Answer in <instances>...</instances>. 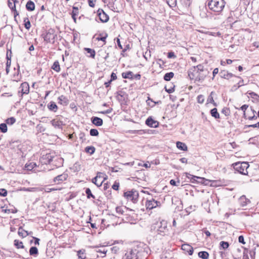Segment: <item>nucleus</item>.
Returning a JSON list of instances; mask_svg holds the SVG:
<instances>
[{"instance_id":"nucleus-54","label":"nucleus","mask_w":259,"mask_h":259,"mask_svg":"<svg viewBox=\"0 0 259 259\" xmlns=\"http://www.w3.org/2000/svg\"><path fill=\"white\" fill-rule=\"evenodd\" d=\"M7 195V191L5 189H0V196H6Z\"/></svg>"},{"instance_id":"nucleus-59","label":"nucleus","mask_w":259,"mask_h":259,"mask_svg":"<svg viewBox=\"0 0 259 259\" xmlns=\"http://www.w3.org/2000/svg\"><path fill=\"white\" fill-rule=\"evenodd\" d=\"M111 249L112 252L114 253H117L118 252V251L119 250V248L117 246H113V247H112L111 248Z\"/></svg>"},{"instance_id":"nucleus-41","label":"nucleus","mask_w":259,"mask_h":259,"mask_svg":"<svg viewBox=\"0 0 259 259\" xmlns=\"http://www.w3.org/2000/svg\"><path fill=\"white\" fill-rule=\"evenodd\" d=\"M0 131L3 133H5L7 132V125L6 123H3L0 124Z\"/></svg>"},{"instance_id":"nucleus-47","label":"nucleus","mask_w":259,"mask_h":259,"mask_svg":"<svg viewBox=\"0 0 259 259\" xmlns=\"http://www.w3.org/2000/svg\"><path fill=\"white\" fill-rule=\"evenodd\" d=\"M209 35H211L213 36H221V33L220 32H214V31H208L206 33Z\"/></svg>"},{"instance_id":"nucleus-48","label":"nucleus","mask_w":259,"mask_h":259,"mask_svg":"<svg viewBox=\"0 0 259 259\" xmlns=\"http://www.w3.org/2000/svg\"><path fill=\"white\" fill-rule=\"evenodd\" d=\"M72 9L73 10H72V11L71 13V15L77 16L79 13V10H78V7H75V6H73Z\"/></svg>"},{"instance_id":"nucleus-24","label":"nucleus","mask_w":259,"mask_h":259,"mask_svg":"<svg viewBox=\"0 0 259 259\" xmlns=\"http://www.w3.org/2000/svg\"><path fill=\"white\" fill-rule=\"evenodd\" d=\"M177 147L183 151H187L188 149L187 145L183 142H177L176 143Z\"/></svg>"},{"instance_id":"nucleus-34","label":"nucleus","mask_w":259,"mask_h":259,"mask_svg":"<svg viewBox=\"0 0 259 259\" xmlns=\"http://www.w3.org/2000/svg\"><path fill=\"white\" fill-rule=\"evenodd\" d=\"M174 76V73L172 72H168L165 74L163 78L166 81H169Z\"/></svg>"},{"instance_id":"nucleus-42","label":"nucleus","mask_w":259,"mask_h":259,"mask_svg":"<svg viewBox=\"0 0 259 259\" xmlns=\"http://www.w3.org/2000/svg\"><path fill=\"white\" fill-rule=\"evenodd\" d=\"M24 26L26 29L29 30L31 27V24L30 21L29 20L28 18H25L24 20Z\"/></svg>"},{"instance_id":"nucleus-29","label":"nucleus","mask_w":259,"mask_h":259,"mask_svg":"<svg viewBox=\"0 0 259 259\" xmlns=\"http://www.w3.org/2000/svg\"><path fill=\"white\" fill-rule=\"evenodd\" d=\"M52 69L57 72H59L60 71V67L58 61H56L54 62L52 66Z\"/></svg>"},{"instance_id":"nucleus-25","label":"nucleus","mask_w":259,"mask_h":259,"mask_svg":"<svg viewBox=\"0 0 259 259\" xmlns=\"http://www.w3.org/2000/svg\"><path fill=\"white\" fill-rule=\"evenodd\" d=\"M26 8L28 11H33L35 9L34 3L31 1H28L26 5Z\"/></svg>"},{"instance_id":"nucleus-62","label":"nucleus","mask_w":259,"mask_h":259,"mask_svg":"<svg viewBox=\"0 0 259 259\" xmlns=\"http://www.w3.org/2000/svg\"><path fill=\"white\" fill-rule=\"evenodd\" d=\"M213 94V92H211V93H210V95L209 96L208 98V99H207V101L210 102V103H211V102H214V100L213 99V97L212 96V95Z\"/></svg>"},{"instance_id":"nucleus-19","label":"nucleus","mask_w":259,"mask_h":259,"mask_svg":"<svg viewBox=\"0 0 259 259\" xmlns=\"http://www.w3.org/2000/svg\"><path fill=\"white\" fill-rule=\"evenodd\" d=\"M58 103L63 106H67L69 102V100L67 97L64 95L59 96L58 98Z\"/></svg>"},{"instance_id":"nucleus-43","label":"nucleus","mask_w":259,"mask_h":259,"mask_svg":"<svg viewBox=\"0 0 259 259\" xmlns=\"http://www.w3.org/2000/svg\"><path fill=\"white\" fill-rule=\"evenodd\" d=\"M116 211L117 213L121 214L123 216V214L125 212L126 210L124 209V208H123L121 207L118 206L116 207Z\"/></svg>"},{"instance_id":"nucleus-4","label":"nucleus","mask_w":259,"mask_h":259,"mask_svg":"<svg viewBox=\"0 0 259 259\" xmlns=\"http://www.w3.org/2000/svg\"><path fill=\"white\" fill-rule=\"evenodd\" d=\"M234 169L239 173L246 175L248 174L247 168L249 167V164L247 162H236L233 164Z\"/></svg>"},{"instance_id":"nucleus-64","label":"nucleus","mask_w":259,"mask_h":259,"mask_svg":"<svg viewBox=\"0 0 259 259\" xmlns=\"http://www.w3.org/2000/svg\"><path fill=\"white\" fill-rule=\"evenodd\" d=\"M116 78H117L116 74L115 73L112 72L111 74L110 80H111V81H112L113 80L116 79Z\"/></svg>"},{"instance_id":"nucleus-9","label":"nucleus","mask_w":259,"mask_h":259,"mask_svg":"<svg viewBox=\"0 0 259 259\" xmlns=\"http://www.w3.org/2000/svg\"><path fill=\"white\" fill-rule=\"evenodd\" d=\"M106 175L102 172H98L96 177L92 179V183L97 187H100L104 181L107 179Z\"/></svg>"},{"instance_id":"nucleus-14","label":"nucleus","mask_w":259,"mask_h":259,"mask_svg":"<svg viewBox=\"0 0 259 259\" xmlns=\"http://www.w3.org/2000/svg\"><path fill=\"white\" fill-rule=\"evenodd\" d=\"M238 201L240 206L242 207L246 206L248 204L251 203V201L247 198L245 195H244L240 197Z\"/></svg>"},{"instance_id":"nucleus-45","label":"nucleus","mask_w":259,"mask_h":259,"mask_svg":"<svg viewBox=\"0 0 259 259\" xmlns=\"http://www.w3.org/2000/svg\"><path fill=\"white\" fill-rule=\"evenodd\" d=\"M220 247L223 249H227L229 246V244L228 242L222 241L220 243Z\"/></svg>"},{"instance_id":"nucleus-58","label":"nucleus","mask_w":259,"mask_h":259,"mask_svg":"<svg viewBox=\"0 0 259 259\" xmlns=\"http://www.w3.org/2000/svg\"><path fill=\"white\" fill-rule=\"evenodd\" d=\"M248 107V106L247 105H246V104H244L243 105H242L241 107V109L244 112V117H245L246 116H245V110L247 109V108Z\"/></svg>"},{"instance_id":"nucleus-39","label":"nucleus","mask_w":259,"mask_h":259,"mask_svg":"<svg viewBox=\"0 0 259 259\" xmlns=\"http://www.w3.org/2000/svg\"><path fill=\"white\" fill-rule=\"evenodd\" d=\"M247 94H248L251 98L255 99V100H259V96L255 93L248 91Z\"/></svg>"},{"instance_id":"nucleus-27","label":"nucleus","mask_w":259,"mask_h":259,"mask_svg":"<svg viewBox=\"0 0 259 259\" xmlns=\"http://www.w3.org/2000/svg\"><path fill=\"white\" fill-rule=\"evenodd\" d=\"M211 115L215 119L220 118V114L218 112V110L216 108L212 109L210 111Z\"/></svg>"},{"instance_id":"nucleus-8","label":"nucleus","mask_w":259,"mask_h":259,"mask_svg":"<svg viewBox=\"0 0 259 259\" xmlns=\"http://www.w3.org/2000/svg\"><path fill=\"white\" fill-rule=\"evenodd\" d=\"M139 251L136 248L130 249L126 251L122 259H140Z\"/></svg>"},{"instance_id":"nucleus-7","label":"nucleus","mask_w":259,"mask_h":259,"mask_svg":"<svg viewBox=\"0 0 259 259\" xmlns=\"http://www.w3.org/2000/svg\"><path fill=\"white\" fill-rule=\"evenodd\" d=\"M124 209L126 210V211L122 217V221L125 223H130L131 224L134 223L135 219L134 217L132 215V214H134L133 210L129 209L126 207H124Z\"/></svg>"},{"instance_id":"nucleus-10","label":"nucleus","mask_w":259,"mask_h":259,"mask_svg":"<svg viewBox=\"0 0 259 259\" xmlns=\"http://www.w3.org/2000/svg\"><path fill=\"white\" fill-rule=\"evenodd\" d=\"M160 204H161L159 201H156L153 198L149 200H146L145 203V206L147 209H152L157 206H159Z\"/></svg>"},{"instance_id":"nucleus-60","label":"nucleus","mask_w":259,"mask_h":259,"mask_svg":"<svg viewBox=\"0 0 259 259\" xmlns=\"http://www.w3.org/2000/svg\"><path fill=\"white\" fill-rule=\"evenodd\" d=\"M219 73V69L218 68H215L214 69V70H213V72H212V79L213 80L214 79V78L215 77V76L216 75V74H217L218 73Z\"/></svg>"},{"instance_id":"nucleus-3","label":"nucleus","mask_w":259,"mask_h":259,"mask_svg":"<svg viewBox=\"0 0 259 259\" xmlns=\"http://www.w3.org/2000/svg\"><path fill=\"white\" fill-rule=\"evenodd\" d=\"M152 229L156 230L158 234L163 236L167 231V223L163 220L157 222L152 226Z\"/></svg>"},{"instance_id":"nucleus-32","label":"nucleus","mask_w":259,"mask_h":259,"mask_svg":"<svg viewBox=\"0 0 259 259\" xmlns=\"http://www.w3.org/2000/svg\"><path fill=\"white\" fill-rule=\"evenodd\" d=\"M198 256L199 257L203 259H207L209 257V253L207 251H200L198 253Z\"/></svg>"},{"instance_id":"nucleus-28","label":"nucleus","mask_w":259,"mask_h":259,"mask_svg":"<svg viewBox=\"0 0 259 259\" xmlns=\"http://www.w3.org/2000/svg\"><path fill=\"white\" fill-rule=\"evenodd\" d=\"M84 50L90 54L89 56V57L92 58H94L96 55L95 51L94 49L85 48L84 49Z\"/></svg>"},{"instance_id":"nucleus-5","label":"nucleus","mask_w":259,"mask_h":259,"mask_svg":"<svg viewBox=\"0 0 259 259\" xmlns=\"http://www.w3.org/2000/svg\"><path fill=\"white\" fill-rule=\"evenodd\" d=\"M123 196L128 201L136 203L138 200L139 192L136 190H132L124 192Z\"/></svg>"},{"instance_id":"nucleus-30","label":"nucleus","mask_w":259,"mask_h":259,"mask_svg":"<svg viewBox=\"0 0 259 259\" xmlns=\"http://www.w3.org/2000/svg\"><path fill=\"white\" fill-rule=\"evenodd\" d=\"M38 251L36 247L32 246L29 249V254L30 255L36 256L38 254Z\"/></svg>"},{"instance_id":"nucleus-21","label":"nucleus","mask_w":259,"mask_h":259,"mask_svg":"<svg viewBox=\"0 0 259 259\" xmlns=\"http://www.w3.org/2000/svg\"><path fill=\"white\" fill-rule=\"evenodd\" d=\"M182 249L187 252L189 255H192L193 253V248L188 244H184L182 245Z\"/></svg>"},{"instance_id":"nucleus-13","label":"nucleus","mask_w":259,"mask_h":259,"mask_svg":"<svg viewBox=\"0 0 259 259\" xmlns=\"http://www.w3.org/2000/svg\"><path fill=\"white\" fill-rule=\"evenodd\" d=\"M53 158L54 156H53L51 153H47L46 154L42 155L40 159V161L42 164H47L51 163L53 160Z\"/></svg>"},{"instance_id":"nucleus-17","label":"nucleus","mask_w":259,"mask_h":259,"mask_svg":"<svg viewBox=\"0 0 259 259\" xmlns=\"http://www.w3.org/2000/svg\"><path fill=\"white\" fill-rule=\"evenodd\" d=\"M20 89L22 94H28L29 92V86L27 82H24L21 83Z\"/></svg>"},{"instance_id":"nucleus-36","label":"nucleus","mask_w":259,"mask_h":259,"mask_svg":"<svg viewBox=\"0 0 259 259\" xmlns=\"http://www.w3.org/2000/svg\"><path fill=\"white\" fill-rule=\"evenodd\" d=\"M77 255L80 259H85L86 256L84 250H79L77 251Z\"/></svg>"},{"instance_id":"nucleus-15","label":"nucleus","mask_w":259,"mask_h":259,"mask_svg":"<svg viewBox=\"0 0 259 259\" xmlns=\"http://www.w3.org/2000/svg\"><path fill=\"white\" fill-rule=\"evenodd\" d=\"M145 123L151 127L156 128L159 125V122L154 120L151 117H149L146 120Z\"/></svg>"},{"instance_id":"nucleus-16","label":"nucleus","mask_w":259,"mask_h":259,"mask_svg":"<svg viewBox=\"0 0 259 259\" xmlns=\"http://www.w3.org/2000/svg\"><path fill=\"white\" fill-rule=\"evenodd\" d=\"M220 77L222 78L226 79H229L234 76V75L231 73L229 72L226 70H221L219 73Z\"/></svg>"},{"instance_id":"nucleus-52","label":"nucleus","mask_w":259,"mask_h":259,"mask_svg":"<svg viewBox=\"0 0 259 259\" xmlns=\"http://www.w3.org/2000/svg\"><path fill=\"white\" fill-rule=\"evenodd\" d=\"M243 254L242 259H249L248 257V250L247 249L244 248Z\"/></svg>"},{"instance_id":"nucleus-56","label":"nucleus","mask_w":259,"mask_h":259,"mask_svg":"<svg viewBox=\"0 0 259 259\" xmlns=\"http://www.w3.org/2000/svg\"><path fill=\"white\" fill-rule=\"evenodd\" d=\"M107 36H108V34L107 33H106L105 36H102V37H98L96 39L98 40H101V41H104V42H106V39Z\"/></svg>"},{"instance_id":"nucleus-23","label":"nucleus","mask_w":259,"mask_h":259,"mask_svg":"<svg viewBox=\"0 0 259 259\" xmlns=\"http://www.w3.org/2000/svg\"><path fill=\"white\" fill-rule=\"evenodd\" d=\"M18 234L20 236L24 238L28 235V232L24 230L22 227H20L18 229Z\"/></svg>"},{"instance_id":"nucleus-26","label":"nucleus","mask_w":259,"mask_h":259,"mask_svg":"<svg viewBox=\"0 0 259 259\" xmlns=\"http://www.w3.org/2000/svg\"><path fill=\"white\" fill-rule=\"evenodd\" d=\"M122 77L123 78L133 79L134 74L133 72L129 71L122 73Z\"/></svg>"},{"instance_id":"nucleus-46","label":"nucleus","mask_w":259,"mask_h":259,"mask_svg":"<svg viewBox=\"0 0 259 259\" xmlns=\"http://www.w3.org/2000/svg\"><path fill=\"white\" fill-rule=\"evenodd\" d=\"M167 3L170 8H174L177 5V0H168Z\"/></svg>"},{"instance_id":"nucleus-18","label":"nucleus","mask_w":259,"mask_h":259,"mask_svg":"<svg viewBox=\"0 0 259 259\" xmlns=\"http://www.w3.org/2000/svg\"><path fill=\"white\" fill-rule=\"evenodd\" d=\"M52 125L55 127L61 129L63 125V122L57 119H53L51 121Z\"/></svg>"},{"instance_id":"nucleus-22","label":"nucleus","mask_w":259,"mask_h":259,"mask_svg":"<svg viewBox=\"0 0 259 259\" xmlns=\"http://www.w3.org/2000/svg\"><path fill=\"white\" fill-rule=\"evenodd\" d=\"M48 109L52 111L56 112L58 110V106L53 101L50 102L48 104Z\"/></svg>"},{"instance_id":"nucleus-61","label":"nucleus","mask_w":259,"mask_h":259,"mask_svg":"<svg viewBox=\"0 0 259 259\" xmlns=\"http://www.w3.org/2000/svg\"><path fill=\"white\" fill-rule=\"evenodd\" d=\"M238 241H239V243H242L243 244H244L245 243V242L244 241V237L242 235L239 236V237H238Z\"/></svg>"},{"instance_id":"nucleus-20","label":"nucleus","mask_w":259,"mask_h":259,"mask_svg":"<svg viewBox=\"0 0 259 259\" xmlns=\"http://www.w3.org/2000/svg\"><path fill=\"white\" fill-rule=\"evenodd\" d=\"M92 122L95 125L100 126L103 124V120L98 117L93 116L91 118Z\"/></svg>"},{"instance_id":"nucleus-1","label":"nucleus","mask_w":259,"mask_h":259,"mask_svg":"<svg viewBox=\"0 0 259 259\" xmlns=\"http://www.w3.org/2000/svg\"><path fill=\"white\" fill-rule=\"evenodd\" d=\"M209 74L207 68L202 64H199L190 68L188 71V76L194 82L202 83Z\"/></svg>"},{"instance_id":"nucleus-2","label":"nucleus","mask_w":259,"mask_h":259,"mask_svg":"<svg viewBox=\"0 0 259 259\" xmlns=\"http://www.w3.org/2000/svg\"><path fill=\"white\" fill-rule=\"evenodd\" d=\"M225 4L224 0H207L206 3L210 10L219 14L223 10Z\"/></svg>"},{"instance_id":"nucleus-50","label":"nucleus","mask_w":259,"mask_h":259,"mask_svg":"<svg viewBox=\"0 0 259 259\" xmlns=\"http://www.w3.org/2000/svg\"><path fill=\"white\" fill-rule=\"evenodd\" d=\"M3 211H4L5 213H15L17 212V209L16 208L14 209H4Z\"/></svg>"},{"instance_id":"nucleus-33","label":"nucleus","mask_w":259,"mask_h":259,"mask_svg":"<svg viewBox=\"0 0 259 259\" xmlns=\"http://www.w3.org/2000/svg\"><path fill=\"white\" fill-rule=\"evenodd\" d=\"M186 177L189 179L191 182L194 183L196 181V179H201L202 178L200 177H196L193 176L189 173H186Z\"/></svg>"},{"instance_id":"nucleus-44","label":"nucleus","mask_w":259,"mask_h":259,"mask_svg":"<svg viewBox=\"0 0 259 259\" xmlns=\"http://www.w3.org/2000/svg\"><path fill=\"white\" fill-rule=\"evenodd\" d=\"M6 122V124L12 125L16 122V119L13 117H11L7 119Z\"/></svg>"},{"instance_id":"nucleus-40","label":"nucleus","mask_w":259,"mask_h":259,"mask_svg":"<svg viewBox=\"0 0 259 259\" xmlns=\"http://www.w3.org/2000/svg\"><path fill=\"white\" fill-rule=\"evenodd\" d=\"M85 193L87 194V198L88 199H90L91 198H95V197L93 194L92 193L91 190L90 188H86L85 189Z\"/></svg>"},{"instance_id":"nucleus-35","label":"nucleus","mask_w":259,"mask_h":259,"mask_svg":"<svg viewBox=\"0 0 259 259\" xmlns=\"http://www.w3.org/2000/svg\"><path fill=\"white\" fill-rule=\"evenodd\" d=\"M85 152L90 154L91 155L93 154L95 151V148L94 146H88L85 148Z\"/></svg>"},{"instance_id":"nucleus-57","label":"nucleus","mask_w":259,"mask_h":259,"mask_svg":"<svg viewBox=\"0 0 259 259\" xmlns=\"http://www.w3.org/2000/svg\"><path fill=\"white\" fill-rule=\"evenodd\" d=\"M119 187V183L115 182L114 183V184L112 185V188L113 189H114L115 190H118Z\"/></svg>"},{"instance_id":"nucleus-37","label":"nucleus","mask_w":259,"mask_h":259,"mask_svg":"<svg viewBox=\"0 0 259 259\" xmlns=\"http://www.w3.org/2000/svg\"><path fill=\"white\" fill-rule=\"evenodd\" d=\"M36 166V164L34 162H30L29 163H27L25 164V168L28 170H31L34 167Z\"/></svg>"},{"instance_id":"nucleus-49","label":"nucleus","mask_w":259,"mask_h":259,"mask_svg":"<svg viewBox=\"0 0 259 259\" xmlns=\"http://www.w3.org/2000/svg\"><path fill=\"white\" fill-rule=\"evenodd\" d=\"M90 134L92 136H98L99 135V132L97 130L92 128L90 131Z\"/></svg>"},{"instance_id":"nucleus-12","label":"nucleus","mask_w":259,"mask_h":259,"mask_svg":"<svg viewBox=\"0 0 259 259\" xmlns=\"http://www.w3.org/2000/svg\"><path fill=\"white\" fill-rule=\"evenodd\" d=\"M97 15L102 22L106 23L108 21L109 19V16L102 9H98Z\"/></svg>"},{"instance_id":"nucleus-63","label":"nucleus","mask_w":259,"mask_h":259,"mask_svg":"<svg viewBox=\"0 0 259 259\" xmlns=\"http://www.w3.org/2000/svg\"><path fill=\"white\" fill-rule=\"evenodd\" d=\"M167 57L168 58H176V55H175V53L172 52H168V54H167Z\"/></svg>"},{"instance_id":"nucleus-38","label":"nucleus","mask_w":259,"mask_h":259,"mask_svg":"<svg viewBox=\"0 0 259 259\" xmlns=\"http://www.w3.org/2000/svg\"><path fill=\"white\" fill-rule=\"evenodd\" d=\"M14 245L18 248H24V246L23 244L22 241H19L18 240H15L14 241Z\"/></svg>"},{"instance_id":"nucleus-53","label":"nucleus","mask_w":259,"mask_h":259,"mask_svg":"<svg viewBox=\"0 0 259 259\" xmlns=\"http://www.w3.org/2000/svg\"><path fill=\"white\" fill-rule=\"evenodd\" d=\"M222 113L224 114L226 116H228L230 114V110L227 108H224L222 110Z\"/></svg>"},{"instance_id":"nucleus-6","label":"nucleus","mask_w":259,"mask_h":259,"mask_svg":"<svg viewBox=\"0 0 259 259\" xmlns=\"http://www.w3.org/2000/svg\"><path fill=\"white\" fill-rule=\"evenodd\" d=\"M44 41L47 43L54 44L55 37L57 35L55 33V30L53 29H49L45 33L42 34Z\"/></svg>"},{"instance_id":"nucleus-31","label":"nucleus","mask_w":259,"mask_h":259,"mask_svg":"<svg viewBox=\"0 0 259 259\" xmlns=\"http://www.w3.org/2000/svg\"><path fill=\"white\" fill-rule=\"evenodd\" d=\"M16 2H18L17 0H8V5L12 10H15Z\"/></svg>"},{"instance_id":"nucleus-11","label":"nucleus","mask_w":259,"mask_h":259,"mask_svg":"<svg viewBox=\"0 0 259 259\" xmlns=\"http://www.w3.org/2000/svg\"><path fill=\"white\" fill-rule=\"evenodd\" d=\"M68 177V175L66 172H63V174L59 175L55 177L53 179V182L56 184H60L63 183L64 181L67 180Z\"/></svg>"},{"instance_id":"nucleus-55","label":"nucleus","mask_w":259,"mask_h":259,"mask_svg":"<svg viewBox=\"0 0 259 259\" xmlns=\"http://www.w3.org/2000/svg\"><path fill=\"white\" fill-rule=\"evenodd\" d=\"M254 127V128H256V127H258L259 128V122L255 123V124H250V125H245V127L244 128H246V127Z\"/></svg>"},{"instance_id":"nucleus-51","label":"nucleus","mask_w":259,"mask_h":259,"mask_svg":"<svg viewBox=\"0 0 259 259\" xmlns=\"http://www.w3.org/2000/svg\"><path fill=\"white\" fill-rule=\"evenodd\" d=\"M197 100L198 103L202 104L204 101V97L202 95H199L197 97Z\"/></svg>"}]
</instances>
